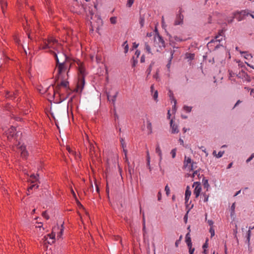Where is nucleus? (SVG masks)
Wrapping results in <instances>:
<instances>
[{
    "label": "nucleus",
    "instance_id": "49",
    "mask_svg": "<svg viewBox=\"0 0 254 254\" xmlns=\"http://www.w3.org/2000/svg\"><path fill=\"white\" fill-rule=\"evenodd\" d=\"M203 196L204 197V201L207 202L208 200L209 195H207L206 193H204L203 194Z\"/></svg>",
    "mask_w": 254,
    "mask_h": 254
},
{
    "label": "nucleus",
    "instance_id": "56",
    "mask_svg": "<svg viewBox=\"0 0 254 254\" xmlns=\"http://www.w3.org/2000/svg\"><path fill=\"white\" fill-rule=\"evenodd\" d=\"M79 71L81 74H83L84 73V68L81 66H79Z\"/></svg>",
    "mask_w": 254,
    "mask_h": 254
},
{
    "label": "nucleus",
    "instance_id": "50",
    "mask_svg": "<svg viewBox=\"0 0 254 254\" xmlns=\"http://www.w3.org/2000/svg\"><path fill=\"white\" fill-rule=\"evenodd\" d=\"M224 151H219L218 153L217 154L216 157L218 158L221 157L224 154Z\"/></svg>",
    "mask_w": 254,
    "mask_h": 254
},
{
    "label": "nucleus",
    "instance_id": "61",
    "mask_svg": "<svg viewBox=\"0 0 254 254\" xmlns=\"http://www.w3.org/2000/svg\"><path fill=\"white\" fill-rule=\"evenodd\" d=\"M147 128H149L150 129V133H151L152 132V130H151V124L150 123H149L148 124H147Z\"/></svg>",
    "mask_w": 254,
    "mask_h": 254
},
{
    "label": "nucleus",
    "instance_id": "11",
    "mask_svg": "<svg viewBox=\"0 0 254 254\" xmlns=\"http://www.w3.org/2000/svg\"><path fill=\"white\" fill-rule=\"evenodd\" d=\"M155 41L158 42L159 46L160 47H165V42L163 39L159 35H158L155 39Z\"/></svg>",
    "mask_w": 254,
    "mask_h": 254
},
{
    "label": "nucleus",
    "instance_id": "13",
    "mask_svg": "<svg viewBox=\"0 0 254 254\" xmlns=\"http://www.w3.org/2000/svg\"><path fill=\"white\" fill-rule=\"evenodd\" d=\"M55 230H56V228H55L53 230V231L51 234H49L47 235V237H49L50 238V239H51V240H52L51 242H49V241L48 242L49 244H53L55 242L56 233L54 232V231H55Z\"/></svg>",
    "mask_w": 254,
    "mask_h": 254
},
{
    "label": "nucleus",
    "instance_id": "19",
    "mask_svg": "<svg viewBox=\"0 0 254 254\" xmlns=\"http://www.w3.org/2000/svg\"><path fill=\"white\" fill-rule=\"evenodd\" d=\"M170 38H171L170 41L172 42L173 40H174L175 42H181L184 41V40L181 37L177 36H170Z\"/></svg>",
    "mask_w": 254,
    "mask_h": 254
},
{
    "label": "nucleus",
    "instance_id": "8",
    "mask_svg": "<svg viewBox=\"0 0 254 254\" xmlns=\"http://www.w3.org/2000/svg\"><path fill=\"white\" fill-rule=\"evenodd\" d=\"M18 148L20 149L21 151V154L22 157L26 158L28 156V152L26 150V147L25 145H20L19 143L17 145Z\"/></svg>",
    "mask_w": 254,
    "mask_h": 254
},
{
    "label": "nucleus",
    "instance_id": "33",
    "mask_svg": "<svg viewBox=\"0 0 254 254\" xmlns=\"http://www.w3.org/2000/svg\"><path fill=\"white\" fill-rule=\"evenodd\" d=\"M126 147H124L123 148V151L125 153V157L126 159V162L127 163V164H129V162L128 160V159L127 158V150L125 148Z\"/></svg>",
    "mask_w": 254,
    "mask_h": 254
},
{
    "label": "nucleus",
    "instance_id": "28",
    "mask_svg": "<svg viewBox=\"0 0 254 254\" xmlns=\"http://www.w3.org/2000/svg\"><path fill=\"white\" fill-rule=\"evenodd\" d=\"M202 182L203 183V186L205 188L207 189L208 190V188L209 187V185L208 184V182L207 180L203 179Z\"/></svg>",
    "mask_w": 254,
    "mask_h": 254
},
{
    "label": "nucleus",
    "instance_id": "6",
    "mask_svg": "<svg viewBox=\"0 0 254 254\" xmlns=\"http://www.w3.org/2000/svg\"><path fill=\"white\" fill-rule=\"evenodd\" d=\"M193 187L194 188L193 194L195 195V197L197 198L199 196L201 190L200 183L197 182H194L193 185Z\"/></svg>",
    "mask_w": 254,
    "mask_h": 254
},
{
    "label": "nucleus",
    "instance_id": "30",
    "mask_svg": "<svg viewBox=\"0 0 254 254\" xmlns=\"http://www.w3.org/2000/svg\"><path fill=\"white\" fill-rule=\"evenodd\" d=\"M63 232H64V228H63V224H62V228L61 229L60 231L59 232V233L58 234V235H57V238L58 239H60L62 237V236L63 235Z\"/></svg>",
    "mask_w": 254,
    "mask_h": 254
},
{
    "label": "nucleus",
    "instance_id": "40",
    "mask_svg": "<svg viewBox=\"0 0 254 254\" xmlns=\"http://www.w3.org/2000/svg\"><path fill=\"white\" fill-rule=\"evenodd\" d=\"M186 243L191 242V238L190 237V233H189L187 234L186 236Z\"/></svg>",
    "mask_w": 254,
    "mask_h": 254
},
{
    "label": "nucleus",
    "instance_id": "29",
    "mask_svg": "<svg viewBox=\"0 0 254 254\" xmlns=\"http://www.w3.org/2000/svg\"><path fill=\"white\" fill-rule=\"evenodd\" d=\"M123 46H124L125 53H127L128 51V45L127 43V41H125L123 44Z\"/></svg>",
    "mask_w": 254,
    "mask_h": 254
},
{
    "label": "nucleus",
    "instance_id": "63",
    "mask_svg": "<svg viewBox=\"0 0 254 254\" xmlns=\"http://www.w3.org/2000/svg\"><path fill=\"white\" fill-rule=\"evenodd\" d=\"M132 59L133 60V66H134L135 65V64L137 63V59H135L134 57H133Z\"/></svg>",
    "mask_w": 254,
    "mask_h": 254
},
{
    "label": "nucleus",
    "instance_id": "21",
    "mask_svg": "<svg viewBox=\"0 0 254 254\" xmlns=\"http://www.w3.org/2000/svg\"><path fill=\"white\" fill-rule=\"evenodd\" d=\"M142 231H143V236H145V235L146 234V226H145V219L144 216V213H143V217H142Z\"/></svg>",
    "mask_w": 254,
    "mask_h": 254
},
{
    "label": "nucleus",
    "instance_id": "32",
    "mask_svg": "<svg viewBox=\"0 0 254 254\" xmlns=\"http://www.w3.org/2000/svg\"><path fill=\"white\" fill-rule=\"evenodd\" d=\"M169 96H170L171 99H172L174 101V108H175V106H176V104L177 103V101L174 98V97L173 96V93L171 91H169Z\"/></svg>",
    "mask_w": 254,
    "mask_h": 254
},
{
    "label": "nucleus",
    "instance_id": "25",
    "mask_svg": "<svg viewBox=\"0 0 254 254\" xmlns=\"http://www.w3.org/2000/svg\"><path fill=\"white\" fill-rule=\"evenodd\" d=\"M186 58L189 60H192L194 58V54L191 53H187L186 54Z\"/></svg>",
    "mask_w": 254,
    "mask_h": 254
},
{
    "label": "nucleus",
    "instance_id": "55",
    "mask_svg": "<svg viewBox=\"0 0 254 254\" xmlns=\"http://www.w3.org/2000/svg\"><path fill=\"white\" fill-rule=\"evenodd\" d=\"M140 54V52L138 50H136L135 53V56H136V59H137V58L139 57Z\"/></svg>",
    "mask_w": 254,
    "mask_h": 254
},
{
    "label": "nucleus",
    "instance_id": "39",
    "mask_svg": "<svg viewBox=\"0 0 254 254\" xmlns=\"http://www.w3.org/2000/svg\"><path fill=\"white\" fill-rule=\"evenodd\" d=\"M110 21L112 24H115L117 23V18L116 17H112L110 18Z\"/></svg>",
    "mask_w": 254,
    "mask_h": 254
},
{
    "label": "nucleus",
    "instance_id": "57",
    "mask_svg": "<svg viewBox=\"0 0 254 254\" xmlns=\"http://www.w3.org/2000/svg\"><path fill=\"white\" fill-rule=\"evenodd\" d=\"M200 149H201L205 153V155H206V156H207L208 154V153L206 152V149L204 148L203 146H201L200 147H199Z\"/></svg>",
    "mask_w": 254,
    "mask_h": 254
},
{
    "label": "nucleus",
    "instance_id": "38",
    "mask_svg": "<svg viewBox=\"0 0 254 254\" xmlns=\"http://www.w3.org/2000/svg\"><path fill=\"white\" fill-rule=\"evenodd\" d=\"M209 232L211 234V237H213L215 235V230L213 227H211L209 229Z\"/></svg>",
    "mask_w": 254,
    "mask_h": 254
},
{
    "label": "nucleus",
    "instance_id": "43",
    "mask_svg": "<svg viewBox=\"0 0 254 254\" xmlns=\"http://www.w3.org/2000/svg\"><path fill=\"white\" fill-rule=\"evenodd\" d=\"M184 109L188 113H190L191 112V107H189V106H185L184 107Z\"/></svg>",
    "mask_w": 254,
    "mask_h": 254
},
{
    "label": "nucleus",
    "instance_id": "15",
    "mask_svg": "<svg viewBox=\"0 0 254 254\" xmlns=\"http://www.w3.org/2000/svg\"><path fill=\"white\" fill-rule=\"evenodd\" d=\"M173 120H171L170 121V126L172 129V133H178L179 132V129L178 128V126L175 124H173Z\"/></svg>",
    "mask_w": 254,
    "mask_h": 254
},
{
    "label": "nucleus",
    "instance_id": "14",
    "mask_svg": "<svg viewBox=\"0 0 254 254\" xmlns=\"http://www.w3.org/2000/svg\"><path fill=\"white\" fill-rule=\"evenodd\" d=\"M191 195V191L190 190V188L189 186H187L186 192H185V200L186 203H187Z\"/></svg>",
    "mask_w": 254,
    "mask_h": 254
},
{
    "label": "nucleus",
    "instance_id": "10",
    "mask_svg": "<svg viewBox=\"0 0 254 254\" xmlns=\"http://www.w3.org/2000/svg\"><path fill=\"white\" fill-rule=\"evenodd\" d=\"M192 161L190 158L185 156V160H184V167L185 168H190V165L192 163Z\"/></svg>",
    "mask_w": 254,
    "mask_h": 254
},
{
    "label": "nucleus",
    "instance_id": "27",
    "mask_svg": "<svg viewBox=\"0 0 254 254\" xmlns=\"http://www.w3.org/2000/svg\"><path fill=\"white\" fill-rule=\"evenodd\" d=\"M145 49L148 53H151V48L147 42H145Z\"/></svg>",
    "mask_w": 254,
    "mask_h": 254
},
{
    "label": "nucleus",
    "instance_id": "51",
    "mask_svg": "<svg viewBox=\"0 0 254 254\" xmlns=\"http://www.w3.org/2000/svg\"><path fill=\"white\" fill-rule=\"evenodd\" d=\"M153 97L154 98V99L155 100H157V99L158 98V92L157 90H156L155 92H154V94L153 95Z\"/></svg>",
    "mask_w": 254,
    "mask_h": 254
},
{
    "label": "nucleus",
    "instance_id": "44",
    "mask_svg": "<svg viewBox=\"0 0 254 254\" xmlns=\"http://www.w3.org/2000/svg\"><path fill=\"white\" fill-rule=\"evenodd\" d=\"M133 2H134V0H128L127 3V5L128 7H130L133 4Z\"/></svg>",
    "mask_w": 254,
    "mask_h": 254
},
{
    "label": "nucleus",
    "instance_id": "48",
    "mask_svg": "<svg viewBox=\"0 0 254 254\" xmlns=\"http://www.w3.org/2000/svg\"><path fill=\"white\" fill-rule=\"evenodd\" d=\"M251 231V230L249 229V230L247 232V241H248V243H249L250 241Z\"/></svg>",
    "mask_w": 254,
    "mask_h": 254
},
{
    "label": "nucleus",
    "instance_id": "7",
    "mask_svg": "<svg viewBox=\"0 0 254 254\" xmlns=\"http://www.w3.org/2000/svg\"><path fill=\"white\" fill-rule=\"evenodd\" d=\"M182 9H180L179 14H178L174 22V25H178L182 24L183 23L184 16L182 14Z\"/></svg>",
    "mask_w": 254,
    "mask_h": 254
},
{
    "label": "nucleus",
    "instance_id": "60",
    "mask_svg": "<svg viewBox=\"0 0 254 254\" xmlns=\"http://www.w3.org/2000/svg\"><path fill=\"white\" fill-rule=\"evenodd\" d=\"M186 243L187 244V246L188 247L189 249L193 248L192 247V243H191V242Z\"/></svg>",
    "mask_w": 254,
    "mask_h": 254
},
{
    "label": "nucleus",
    "instance_id": "53",
    "mask_svg": "<svg viewBox=\"0 0 254 254\" xmlns=\"http://www.w3.org/2000/svg\"><path fill=\"white\" fill-rule=\"evenodd\" d=\"M182 238V236H181L180 237L179 240H177L176 242H175V246H176V247H178V245L180 244V242L181 241V240Z\"/></svg>",
    "mask_w": 254,
    "mask_h": 254
},
{
    "label": "nucleus",
    "instance_id": "34",
    "mask_svg": "<svg viewBox=\"0 0 254 254\" xmlns=\"http://www.w3.org/2000/svg\"><path fill=\"white\" fill-rule=\"evenodd\" d=\"M196 163L195 162H192V163L190 165V168L188 169L193 171L194 169H196Z\"/></svg>",
    "mask_w": 254,
    "mask_h": 254
},
{
    "label": "nucleus",
    "instance_id": "5",
    "mask_svg": "<svg viewBox=\"0 0 254 254\" xmlns=\"http://www.w3.org/2000/svg\"><path fill=\"white\" fill-rule=\"evenodd\" d=\"M61 47L58 41L54 37H50L48 38V49H53L58 50Z\"/></svg>",
    "mask_w": 254,
    "mask_h": 254
},
{
    "label": "nucleus",
    "instance_id": "16",
    "mask_svg": "<svg viewBox=\"0 0 254 254\" xmlns=\"http://www.w3.org/2000/svg\"><path fill=\"white\" fill-rule=\"evenodd\" d=\"M155 152L157 154H158L159 156L160 161L162 159V153L161 148L158 144H157L156 147L155 149Z\"/></svg>",
    "mask_w": 254,
    "mask_h": 254
},
{
    "label": "nucleus",
    "instance_id": "24",
    "mask_svg": "<svg viewBox=\"0 0 254 254\" xmlns=\"http://www.w3.org/2000/svg\"><path fill=\"white\" fill-rule=\"evenodd\" d=\"M174 53H175L174 50H173V51H171V57L169 59L168 64H167V67L168 69H169L170 67L171 64V61H172V59H173V56Z\"/></svg>",
    "mask_w": 254,
    "mask_h": 254
},
{
    "label": "nucleus",
    "instance_id": "31",
    "mask_svg": "<svg viewBox=\"0 0 254 254\" xmlns=\"http://www.w3.org/2000/svg\"><path fill=\"white\" fill-rule=\"evenodd\" d=\"M235 203H233L231 207V215L233 216L235 214Z\"/></svg>",
    "mask_w": 254,
    "mask_h": 254
},
{
    "label": "nucleus",
    "instance_id": "12",
    "mask_svg": "<svg viewBox=\"0 0 254 254\" xmlns=\"http://www.w3.org/2000/svg\"><path fill=\"white\" fill-rule=\"evenodd\" d=\"M40 49L45 50L48 49V39H44L40 45Z\"/></svg>",
    "mask_w": 254,
    "mask_h": 254
},
{
    "label": "nucleus",
    "instance_id": "1",
    "mask_svg": "<svg viewBox=\"0 0 254 254\" xmlns=\"http://www.w3.org/2000/svg\"><path fill=\"white\" fill-rule=\"evenodd\" d=\"M56 58L57 64L55 70L57 76L59 78H64L65 73L68 72L71 64V60L63 52L57 53L51 51Z\"/></svg>",
    "mask_w": 254,
    "mask_h": 254
},
{
    "label": "nucleus",
    "instance_id": "58",
    "mask_svg": "<svg viewBox=\"0 0 254 254\" xmlns=\"http://www.w3.org/2000/svg\"><path fill=\"white\" fill-rule=\"evenodd\" d=\"M157 196H158V200L160 201L161 200V198H162V195H161V193L160 191L158 192Z\"/></svg>",
    "mask_w": 254,
    "mask_h": 254
},
{
    "label": "nucleus",
    "instance_id": "4",
    "mask_svg": "<svg viewBox=\"0 0 254 254\" xmlns=\"http://www.w3.org/2000/svg\"><path fill=\"white\" fill-rule=\"evenodd\" d=\"M249 14L250 12L248 9L243 10L240 11H236L233 13V14L239 21H241L245 19Z\"/></svg>",
    "mask_w": 254,
    "mask_h": 254
},
{
    "label": "nucleus",
    "instance_id": "47",
    "mask_svg": "<svg viewBox=\"0 0 254 254\" xmlns=\"http://www.w3.org/2000/svg\"><path fill=\"white\" fill-rule=\"evenodd\" d=\"M165 190L166 191L167 195L168 196L170 194V189L168 185L166 186L165 188Z\"/></svg>",
    "mask_w": 254,
    "mask_h": 254
},
{
    "label": "nucleus",
    "instance_id": "45",
    "mask_svg": "<svg viewBox=\"0 0 254 254\" xmlns=\"http://www.w3.org/2000/svg\"><path fill=\"white\" fill-rule=\"evenodd\" d=\"M42 215L43 217L46 218L47 220H48L50 218V217H49V215L47 214L46 211L43 212Z\"/></svg>",
    "mask_w": 254,
    "mask_h": 254
},
{
    "label": "nucleus",
    "instance_id": "46",
    "mask_svg": "<svg viewBox=\"0 0 254 254\" xmlns=\"http://www.w3.org/2000/svg\"><path fill=\"white\" fill-rule=\"evenodd\" d=\"M176 149H173L171 151V154L172 155V158H174L176 156Z\"/></svg>",
    "mask_w": 254,
    "mask_h": 254
},
{
    "label": "nucleus",
    "instance_id": "37",
    "mask_svg": "<svg viewBox=\"0 0 254 254\" xmlns=\"http://www.w3.org/2000/svg\"><path fill=\"white\" fill-rule=\"evenodd\" d=\"M39 187V186L37 184H33L30 187H29L28 189V191L29 192L30 190H33L34 188H36L37 189Z\"/></svg>",
    "mask_w": 254,
    "mask_h": 254
},
{
    "label": "nucleus",
    "instance_id": "9",
    "mask_svg": "<svg viewBox=\"0 0 254 254\" xmlns=\"http://www.w3.org/2000/svg\"><path fill=\"white\" fill-rule=\"evenodd\" d=\"M84 80L83 79L79 80L77 83L76 88L75 90V91L76 92L81 93L82 90L84 87Z\"/></svg>",
    "mask_w": 254,
    "mask_h": 254
},
{
    "label": "nucleus",
    "instance_id": "22",
    "mask_svg": "<svg viewBox=\"0 0 254 254\" xmlns=\"http://www.w3.org/2000/svg\"><path fill=\"white\" fill-rule=\"evenodd\" d=\"M38 174H37L36 175H35L34 174H32L30 176V181L32 183H34L35 182H36L38 180Z\"/></svg>",
    "mask_w": 254,
    "mask_h": 254
},
{
    "label": "nucleus",
    "instance_id": "62",
    "mask_svg": "<svg viewBox=\"0 0 254 254\" xmlns=\"http://www.w3.org/2000/svg\"><path fill=\"white\" fill-rule=\"evenodd\" d=\"M195 249L194 248L189 249V254H193Z\"/></svg>",
    "mask_w": 254,
    "mask_h": 254
},
{
    "label": "nucleus",
    "instance_id": "35",
    "mask_svg": "<svg viewBox=\"0 0 254 254\" xmlns=\"http://www.w3.org/2000/svg\"><path fill=\"white\" fill-rule=\"evenodd\" d=\"M145 22L144 18L143 17H140L139 18V24L140 25L141 27H142L144 25Z\"/></svg>",
    "mask_w": 254,
    "mask_h": 254
},
{
    "label": "nucleus",
    "instance_id": "20",
    "mask_svg": "<svg viewBox=\"0 0 254 254\" xmlns=\"http://www.w3.org/2000/svg\"><path fill=\"white\" fill-rule=\"evenodd\" d=\"M241 53L243 55L244 58L248 60H250L253 58L252 55L247 52H241Z\"/></svg>",
    "mask_w": 254,
    "mask_h": 254
},
{
    "label": "nucleus",
    "instance_id": "17",
    "mask_svg": "<svg viewBox=\"0 0 254 254\" xmlns=\"http://www.w3.org/2000/svg\"><path fill=\"white\" fill-rule=\"evenodd\" d=\"M118 94V92H116L114 95L111 96H110L108 94H107V98L108 100L110 101H112L113 104H115L117 96Z\"/></svg>",
    "mask_w": 254,
    "mask_h": 254
},
{
    "label": "nucleus",
    "instance_id": "36",
    "mask_svg": "<svg viewBox=\"0 0 254 254\" xmlns=\"http://www.w3.org/2000/svg\"><path fill=\"white\" fill-rule=\"evenodd\" d=\"M199 175H200L199 171V170H196V171L193 172V173H192V174L191 176V177L192 178H194L195 177V176H197L198 177H199Z\"/></svg>",
    "mask_w": 254,
    "mask_h": 254
},
{
    "label": "nucleus",
    "instance_id": "54",
    "mask_svg": "<svg viewBox=\"0 0 254 254\" xmlns=\"http://www.w3.org/2000/svg\"><path fill=\"white\" fill-rule=\"evenodd\" d=\"M207 223L208 224H209V225L211 227H213V224H214V222L212 220H208L207 221Z\"/></svg>",
    "mask_w": 254,
    "mask_h": 254
},
{
    "label": "nucleus",
    "instance_id": "52",
    "mask_svg": "<svg viewBox=\"0 0 254 254\" xmlns=\"http://www.w3.org/2000/svg\"><path fill=\"white\" fill-rule=\"evenodd\" d=\"M236 18V17L234 16V15L233 14V17H232L231 19H228L227 20V22L228 23H231L233 22L234 21V19Z\"/></svg>",
    "mask_w": 254,
    "mask_h": 254
},
{
    "label": "nucleus",
    "instance_id": "2",
    "mask_svg": "<svg viewBox=\"0 0 254 254\" xmlns=\"http://www.w3.org/2000/svg\"><path fill=\"white\" fill-rule=\"evenodd\" d=\"M90 21L91 28L90 31L93 32L95 30L97 32H99L100 27L102 25V20L101 18L97 15H94L91 13Z\"/></svg>",
    "mask_w": 254,
    "mask_h": 254
},
{
    "label": "nucleus",
    "instance_id": "42",
    "mask_svg": "<svg viewBox=\"0 0 254 254\" xmlns=\"http://www.w3.org/2000/svg\"><path fill=\"white\" fill-rule=\"evenodd\" d=\"M89 147L91 153V155H92V152H94V146L91 143H90Z\"/></svg>",
    "mask_w": 254,
    "mask_h": 254
},
{
    "label": "nucleus",
    "instance_id": "59",
    "mask_svg": "<svg viewBox=\"0 0 254 254\" xmlns=\"http://www.w3.org/2000/svg\"><path fill=\"white\" fill-rule=\"evenodd\" d=\"M121 143L123 148H124V147H126V146L125 145V142L123 138H121Z\"/></svg>",
    "mask_w": 254,
    "mask_h": 254
},
{
    "label": "nucleus",
    "instance_id": "64",
    "mask_svg": "<svg viewBox=\"0 0 254 254\" xmlns=\"http://www.w3.org/2000/svg\"><path fill=\"white\" fill-rule=\"evenodd\" d=\"M145 61V56L142 55L141 57L140 62L141 63H144Z\"/></svg>",
    "mask_w": 254,
    "mask_h": 254
},
{
    "label": "nucleus",
    "instance_id": "3",
    "mask_svg": "<svg viewBox=\"0 0 254 254\" xmlns=\"http://www.w3.org/2000/svg\"><path fill=\"white\" fill-rule=\"evenodd\" d=\"M68 72H67L65 73L66 76L64 77V78H59L57 76V73L55 75V78L56 80V81L58 82L59 80H61L60 83H58V85L56 87V88L54 90V94H55L56 92H59V90H60V88L61 86H62L63 87H64L65 88H66L67 87L68 85V82L66 81V79L68 77Z\"/></svg>",
    "mask_w": 254,
    "mask_h": 254
},
{
    "label": "nucleus",
    "instance_id": "41",
    "mask_svg": "<svg viewBox=\"0 0 254 254\" xmlns=\"http://www.w3.org/2000/svg\"><path fill=\"white\" fill-rule=\"evenodd\" d=\"M0 5H1V9L2 10V12L4 13V11L3 7H4V6H6L7 5V3H6V2H5V1L3 2L1 0Z\"/></svg>",
    "mask_w": 254,
    "mask_h": 254
},
{
    "label": "nucleus",
    "instance_id": "26",
    "mask_svg": "<svg viewBox=\"0 0 254 254\" xmlns=\"http://www.w3.org/2000/svg\"><path fill=\"white\" fill-rule=\"evenodd\" d=\"M15 96H16L15 93L12 94V93H10L9 92H7L6 94V97L9 98L11 99H13L14 98H15Z\"/></svg>",
    "mask_w": 254,
    "mask_h": 254
},
{
    "label": "nucleus",
    "instance_id": "18",
    "mask_svg": "<svg viewBox=\"0 0 254 254\" xmlns=\"http://www.w3.org/2000/svg\"><path fill=\"white\" fill-rule=\"evenodd\" d=\"M223 30H220L217 35L215 37V39L216 41L220 42L223 40Z\"/></svg>",
    "mask_w": 254,
    "mask_h": 254
},
{
    "label": "nucleus",
    "instance_id": "23",
    "mask_svg": "<svg viewBox=\"0 0 254 254\" xmlns=\"http://www.w3.org/2000/svg\"><path fill=\"white\" fill-rule=\"evenodd\" d=\"M146 159H147V165L149 169L151 171V168L150 166V157L148 151H146Z\"/></svg>",
    "mask_w": 254,
    "mask_h": 254
}]
</instances>
